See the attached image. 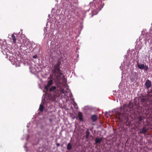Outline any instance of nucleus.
I'll return each mask as SVG.
<instances>
[{"label":"nucleus","instance_id":"4468645a","mask_svg":"<svg viewBox=\"0 0 152 152\" xmlns=\"http://www.w3.org/2000/svg\"><path fill=\"white\" fill-rule=\"evenodd\" d=\"M44 108V107L43 105H42V104H40V105L39 107V110L41 112H42L43 111Z\"/></svg>","mask_w":152,"mask_h":152},{"label":"nucleus","instance_id":"1a4fd4ad","mask_svg":"<svg viewBox=\"0 0 152 152\" xmlns=\"http://www.w3.org/2000/svg\"><path fill=\"white\" fill-rule=\"evenodd\" d=\"M97 116L96 115H93L91 116V119L94 122L96 121L97 119Z\"/></svg>","mask_w":152,"mask_h":152},{"label":"nucleus","instance_id":"7ed1b4c3","mask_svg":"<svg viewBox=\"0 0 152 152\" xmlns=\"http://www.w3.org/2000/svg\"><path fill=\"white\" fill-rule=\"evenodd\" d=\"M138 68L140 69H144L145 71H146L148 69V67L146 65L144 66V64H137Z\"/></svg>","mask_w":152,"mask_h":152},{"label":"nucleus","instance_id":"f8f14e48","mask_svg":"<svg viewBox=\"0 0 152 152\" xmlns=\"http://www.w3.org/2000/svg\"><path fill=\"white\" fill-rule=\"evenodd\" d=\"M56 89V87L55 86H52L49 89V91H55Z\"/></svg>","mask_w":152,"mask_h":152},{"label":"nucleus","instance_id":"a211bd4d","mask_svg":"<svg viewBox=\"0 0 152 152\" xmlns=\"http://www.w3.org/2000/svg\"><path fill=\"white\" fill-rule=\"evenodd\" d=\"M37 57V56L36 55H35L33 56V58H36Z\"/></svg>","mask_w":152,"mask_h":152},{"label":"nucleus","instance_id":"9d476101","mask_svg":"<svg viewBox=\"0 0 152 152\" xmlns=\"http://www.w3.org/2000/svg\"><path fill=\"white\" fill-rule=\"evenodd\" d=\"M11 39L13 40V42L14 43H16V38H15V36L14 34H13L11 37Z\"/></svg>","mask_w":152,"mask_h":152},{"label":"nucleus","instance_id":"20e7f679","mask_svg":"<svg viewBox=\"0 0 152 152\" xmlns=\"http://www.w3.org/2000/svg\"><path fill=\"white\" fill-rule=\"evenodd\" d=\"M53 83V80L52 79H50L48 82L47 85L45 86V89L46 91H48L49 88L51 86Z\"/></svg>","mask_w":152,"mask_h":152},{"label":"nucleus","instance_id":"ddd939ff","mask_svg":"<svg viewBox=\"0 0 152 152\" xmlns=\"http://www.w3.org/2000/svg\"><path fill=\"white\" fill-rule=\"evenodd\" d=\"M72 148V146L71 144L70 143H68L67 145V149L68 150H70Z\"/></svg>","mask_w":152,"mask_h":152},{"label":"nucleus","instance_id":"39448f33","mask_svg":"<svg viewBox=\"0 0 152 152\" xmlns=\"http://www.w3.org/2000/svg\"><path fill=\"white\" fill-rule=\"evenodd\" d=\"M102 140V138L97 137L95 140L94 144H100Z\"/></svg>","mask_w":152,"mask_h":152},{"label":"nucleus","instance_id":"6e6552de","mask_svg":"<svg viewBox=\"0 0 152 152\" xmlns=\"http://www.w3.org/2000/svg\"><path fill=\"white\" fill-rule=\"evenodd\" d=\"M78 117L80 121H81L83 120V115L81 112H79L78 113Z\"/></svg>","mask_w":152,"mask_h":152},{"label":"nucleus","instance_id":"0eeeda50","mask_svg":"<svg viewBox=\"0 0 152 152\" xmlns=\"http://www.w3.org/2000/svg\"><path fill=\"white\" fill-rule=\"evenodd\" d=\"M145 85L147 88L148 89L151 86V82L149 80H147L145 83Z\"/></svg>","mask_w":152,"mask_h":152},{"label":"nucleus","instance_id":"f03ea898","mask_svg":"<svg viewBox=\"0 0 152 152\" xmlns=\"http://www.w3.org/2000/svg\"><path fill=\"white\" fill-rule=\"evenodd\" d=\"M129 109V108L127 107H124L123 109L124 113L122 114L120 113V114H118V118L119 120L121 121H122L124 119L126 118V115L128 114L127 111Z\"/></svg>","mask_w":152,"mask_h":152},{"label":"nucleus","instance_id":"9b49d317","mask_svg":"<svg viewBox=\"0 0 152 152\" xmlns=\"http://www.w3.org/2000/svg\"><path fill=\"white\" fill-rule=\"evenodd\" d=\"M90 134V132H89V129H87L86 132V137L87 139L89 138V135Z\"/></svg>","mask_w":152,"mask_h":152},{"label":"nucleus","instance_id":"423d86ee","mask_svg":"<svg viewBox=\"0 0 152 152\" xmlns=\"http://www.w3.org/2000/svg\"><path fill=\"white\" fill-rule=\"evenodd\" d=\"M148 128H146L145 127H144L141 129H140L141 130V131L140 132V133L145 134L148 130Z\"/></svg>","mask_w":152,"mask_h":152},{"label":"nucleus","instance_id":"f257e3e1","mask_svg":"<svg viewBox=\"0 0 152 152\" xmlns=\"http://www.w3.org/2000/svg\"><path fill=\"white\" fill-rule=\"evenodd\" d=\"M61 64V62L58 60L55 65L53 70V74L56 76L58 81H60L61 79H63L64 77V75L61 72L59 67Z\"/></svg>","mask_w":152,"mask_h":152},{"label":"nucleus","instance_id":"dca6fc26","mask_svg":"<svg viewBox=\"0 0 152 152\" xmlns=\"http://www.w3.org/2000/svg\"><path fill=\"white\" fill-rule=\"evenodd\" d=\"M138 74L137 73H136L135 74V75H136V78L137 79V78H138Z\"/></svg>","mask_w":152,"mask_h":152},{"label":"nucleus","instance_id":"aec40b11","mask_svg":"<svg viewBox=\"0 0 152 152\" xmlns=\"http://www.w3.org/2000/svg\"><path fill=\"white\" fill-rule=\"evenodd\" d=\"M142 102H144L145 101V99H142Z\"/></svg>","mask_w":152,"mask_h":152},{"label":"nucleus","instance_id":"f3484780","mask_svg":"<svg viewBox=\"0 0 152 152\" xmlns=\"http://www.w3.org/2000/svg\"><path fill=\"white\" fill-rule=\"evenodd\" d=\"M66 91H64V90H61V92L63 93H65V92Z\"/></svg>","mask_w":152,"mask_h":152},{"label":"nucleus","instance_id":"412c9836","mask_svg":"<svg viewBox=\"0 0 152 152\" xmlns=\"http://www.w3.org/2000/svg\"><path fill=\"white\" fill-rule=\"evenodd\" d=\"M92 152H94V151H92Z\"/></svg>","mask_w":152,"mask_h":152},{"label":"nucleus","instance_id":"6ab92c4d","mask_svg":"<svg viewBox=\"0 0 152 152\" xmlns=\"http://www.w3.org/2000/svg\"><path fill=\"white\" fill-rule=\"evenodd\" d=\"M56 145L58 146H60V144L59 143H57Z\"/></svg>","mask_w":152,"mask_h":152},{"label":"nucleus","instance_id":"2eb2a0df","mask_svg":"<svg viewBox=\"0 0 152 152\" xmlns=\"http://www.w3.org/2000/svg\"><path fill=\"white\" fill-rule=\"evenodd\" d=\"M138 123L139 124H140L139 121H142L143 120V118L141 116H139L138 118Z\"/></svg>","mask_w":152,"mask_h":152}]
</instances>
